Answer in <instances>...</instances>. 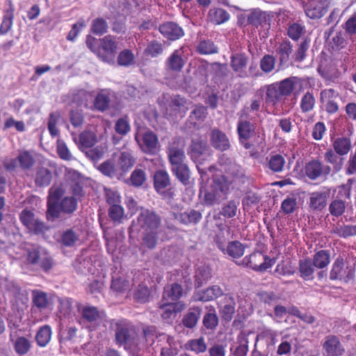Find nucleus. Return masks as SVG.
Returning <instances> with one entry per match:
<instances>
[{
	"label": "nucleus",
	"instance_id": "f257e3e1",
	"mask_svg": "<svg viewBox=\"0 0 356 356\" xmlns=\"http://www.w3.org/2000/svg\"><path fill=\"white\" fill-rule=\"evenodd\" d=\"M138 226L143 232L141 247L154 250L159 242V234L162 226V218L153 210L142 209L136 220H133L131 227Z\"/></svg>",
	"mask_w": 356,
	"mask_h": 356
},
{
	"label": "nucleus",
	"instance_id": "f03ea898",
	"mask_svg": "<svg viewBox=\"0 0 356 356\" xmlns=\"http://www.w3.org/2000/svg\"><path fill=\"white\" fill-rule=\"evenodd\" d=\"M87 47L94 53L102 61L113 64L118 49V44L114 36L107 35L98 40L88 35L86 39Z\"/></svg>",
	"mask_w": 356,
	"mask_h": 356
},
{
	"label": "nucleus",
	"instance_id": "7ed1b4c3",
	"mask_svg": "<svg viewBox=\"0 0 356 356\" xmlns=\"http://www.w3.org/2000/svg\"><path fill=\"white\" fill-rule=\"evenodd\" d=\"M2 163L8 172H15L17 169L31 171L36 163V155L32 150L19 149L15 158H6Z\"/></svg>",
	"mask_w": 356,
	"mask_h": 356
},
{
	"label": "nucleus",
	"instance_id": "20e7f679",
	"mask_svg": "<svg viewBox=\"0 0 356 356\" xmlns=\"http://www.w3.org/2000/svg\"><path fill=\"white\" fill-rule=\"evenodd\" d=\"M27 264L38 266L44 273H49L55 262L47 250L40 245H31L26 249Z\"/></svg>",
	"mask_w": 356,
	"mask_h": 356
},
{
	"label": "nucleus",
	"instance_id": "39448f33",
	"mask_svg": "<svg viewBox=\"0 0 356 356\" xmlns=\"http://www.w3.org/2000/svg\"><path fill=\"white\" fill-rule=\"evenodd\" d=\"M355 271V265L350 264L343 257L339 256L332 264L329 278L332 281L339 280L348 284L354 282Z\"/></svg>",
	"mask_w": 356,
	"mask_h": 356
},
{
	"label": "nucleus",
	"instance_id": "423d86ee",
	"mask_svg": "<svg viewBox=\"0 0 356 356\" xmlns=\"http://www.w3.org/2000/svg\"><path fill=\"white\" fill-rule=\"evenodd\" d=\"M19 219L30 234H43L49 229L44 222L37 218L32 211L27 209L20 212Z\"/></svg>",
	"mask_w": 356,
	"mask_h": 356
},
{
	"label": "nucleus",
	"instance_id": "0eeeda50",
	"mask_svg": "<svg viewBox=\"0 0 356 356\" xmlns=\"http://www.w3.org/2000/svg\"><path fill=\"white\" fill-rule=\"evenodd\" d=\"M303 171L310 181L326 180L332 173V168L320 159L313 158L305 163Z\"/></svg>",
	"mask_w": 356,
	"mask_h": 356
},
{
	"label": "nucleus",
	"instance_id": "6e6552de",
	"mask_svg": "<svg viewBox=\"0 0 356 356\" xmlns=\"http://www.w3.org/2000/svg\"><path fill=\"white\" fill-rule=\"evenodd\" d=\"M275 260L264 255L260 251H255L245 257L241 264L243 266L252 269L254 271L264 272L271 268Z\"/></svg>",
	"mask_w": 356,
	"mask_h": 356
},
{
	"label": "nucleus",
	"instance_id": "1a4fd4ad",
	"mask_svg": "<svg viewBox=\"0 0 356 356\" xmlns=\"http://www.w3.org/2000/svg\"><path fill=\"white\" fill-rule=\"evenodd\" d=\"M135 140L142 151L147 154L154 155L159 149L158 137L151 130H147L143 133L138 130L135 134Z\"/></svg>",
	"mask_w": 356,
	"mask_h": 356
},
{
	"label": "nucleus",
	"instance_id": "9d476101",
	"mask_svg": "<svg viewBox=\"0 0 356 356\" xmlns=\"http://www.w3.org/2000/svg\"><path fill=\"white\" fill-rule=\"evenodd\" d=\"M65 194V189L62 186H53L49 190L47 202L46 218L48 221H54L58 219V203Z\"/></svg>",
	"mask_w": 356,
	"mask_h": 356
},
{
	"label": "nucleus",
	"instance_id": "9b49d317",
	"mask_svg": "<svg viewBox=\"0 0 356 356\" xmlns=\"http://www.w3.org/2000/svg\"><path fill=\"white\" fill-rule=\"evenodd\" d=\"M331 0H310L305 7L307 17L312 19L321 18L327 12Z\"/></svg>",
	"mask_w": 356,
	"mask_h": 356
},
{
	"label": "nucleus",
	"instance_id": "f8f14e48",
	"mask_svg": "<svg viewBox=\"0 0 356 356\" xmlns=\"http://www.w3.org/2000/svg\"><path fill=\"white\" fill-rule=\"evenodd\" d=\"M236 131L241 145L245 149H250L252 147V144L248 140L254 134L255 127L254 124L247 120L239 119Z\"/></svg>",
	"mask_w": 356,
	"mask_h": 356
},
{
	"label": "nucleus",
	"instance_id": "ddd939ff",
	"mask_svg": "<svg viewBox=\"0 0 356 356\" xmlns=\"http://www.w3.org/2000/svg\"><path fill=\"white\" fill-rule=\"evenodd\" d=\"M339 97V93L333 88H326L321 90L320 93V102L324 106L325 111L332 115L337 113L339 110V106L337 99Z\"/></svg>",
	"mask_w": 356,
	"mask_h": 356
},
{
	"label": "nucleus",
	"instance_id": "4468645a",
	"mask_svg": "<svg viewBox=\"0 0 356 356\" xmlns=\"http://www.w3.org/2000/svg\"><path fill=\"white\" fill-rule=\"evenodd\" d=\"M322 347L327 356H342L345 353L344 347L339 338L334 334L325 337Z\"/></svg>",
	"mask_w": 356,
	"mask_h": 356
},
{
	"label": "nucleus",
	"instance_id": "2eb2a0df",
	"mask_svg": "<svg viewBox=\"0 0 356 356\" xmlns=\"http://www.w3.org/2000/svg\"><path fill=\"white\" fill-rule=\"evenodd\" d=\"M330 195V189L323 188L322 190L312 192L309 195V207L317 211H321L327 205Z\"/></svg>",
	"mask_w": 356,
	"mask_h": 356
},
{
	"label": "nucleus",
	"instance_id": "dca6fc26",
	"mask_svg": "<svg viewBox=\"0 0 356 356\" xmlns=\"http://www.w3.org/2000/svg\"><path fill=\"white\" fill-rule=\"evenodd\" d=\"M134 326L126 320H120L115 323V341L119 345L128 342L131 334L134 332Z\"/></svg>",
	"mask_w": 356,
	"mask_h": 356
},
{
	"label": "nucleus",
	"instance_id": "f3484780",
	"mask_svg": "<svg viewBox=\"0 0 356 356\" xmlns=\"http://www.w3.org/2000/svg\"><path fill=\"white\" fill-rule=\"evenodd\" d=\"M161 34L169 40H177L184 35L183 29L173 22H166L159 27Z\"/></svg>",
	"mask_w": 356,
	"mask_h": 356
},
{
	"label": "nucleus",
	"instance_id": "a211bd4d",
	"mask_svg": "<svg viewBox=\"0 0 356 356\" xmlns=\"http://www.w3.org/2000/svg\"><path fill=\"white\" fill-rule=\"evenodd\" d=\"M248 63V57L245 53L233 54L230 57V66L232 70L241 78L247 76Z\"/></svg>",
	"mask_w": 356,
	"mask_h": 356
},
{
	"label": "nucleus",
	"instance_id": "6ab92c4d",
	"mask_svg": "<svg viewBox=\"0 0 356 356\" xmlns=\"http://www.w3.org/2000/svg\"><path fill=\"white\" fill-rule=\"evenodd\" d=\"M278 331L271 328L264 327L257 334L256 337V343L261 341L266 347L267 353L275 349V346L277 342Z\"/></svg>",
	"mask_w": 356,
	"mask_h": 356
},
{
	"label": "nucleus",
	"instance_id": "aec40b11",
	"mask_svg": "<svg viewBox=\"0 0 356 356\" xmlns=\"http://www.w3.org/2000/svg\"><path fill=\"white\" fill-rule=\"evenodd\" d=\"M163 312L161 316L167 323H171L177 316V314L184 310L185 305L181 302L159 303V306Z\"/></svg>",
	"mask_w": 356,
	"mask_h": 356
},
{
	"label": "nucleus",
	"instance_id": "412c9836",
	"mask_svg": "<svg viewBox=\"0 0 356 356\" xmlns=\"http://www.w3.org/2000/svg\"><path fill=\"white\" fill-rule=\"evenodd\" d=\"M153 185L157 193L165 195L166 189L170 186V177L165 170H158L153 176Z\"/></svg>",
	"mask_w": 356,
	"mask_h": 356
},
{
	"label": "nucleus",
	"instance_id": "4be33fe9",
	"mask_svg": "<svg viewBox=\"0 0 356 356\" xmlns=\"http://www.w3.org/2000/svg\"><path fill=\"white\" fill-rule=\"evenodd\" d=\"M236 302L234 298L226 294L219 303L220 314L225 321H230L235 314Z\"/></svg>",
	"mask_w": 356,
	"mask_h": 356
},
{
	"label": "nucleus",
	"instance_id": "5701e85b",
	"mask_svg": "<svg viewBox=\"0 0 356 356\" xmlns=\"http://www.w3.org/2000/svg\"><path fill=\"white\" fill-rule=\"evenodd\" d=\"M211 145L218 150L224 152L230 148V143L227 135L218 129H214L210 134Z\"/></svg>",
	"mask_w": 356,
	"mask_h": 356
},
{
	"label": "nucleus",
	"instance_id": "b1692460",
	"mask_svg": "<svg viewBox=\"0 0 356 356\" xmlns=\"http://www.w3.org/2000/svg\"><path fill=\"white\" fill-rule=\"evenodd\" d=\"M323 159L325 165H328L332 168V172L337 173L340 172L343 166L344 159L343 156L336 153L332 148H328L323 154Z\"/></svg>",
	"mask_w": 356,
	"mask_h": 356
},
{
	"label": "nucleus",
	"instance_id": "393cba45",
	"mask_svg": "<svg viewBox=\"0 0 356 356\" xmlns=\"http://www.w3.org/2000/svg\"><path fill=\"white\" fill-rule=\"evenodd\" d=\"M34 183L37 187L48 186L52 180L51 171L42 165H38L35 170Z\"/></svg>",
	"mask_w": 356,
	"mask_h": 356
},
{
	"label": "nucleus",
	"instance_id": "a878e982",
	"mask_svg": "<svg viewBox=\"0 0 356 356\" xmlns=\"http://www.w3.org/2000/svg\"><path fill=\"white\" fill-rule=\"evenodd\" d=\"M248 343V335L244 332H241L231 348L233 356H246L249 350Z\"/></svg>",
	"mask_w": 356,
	"mask_h": 356
},
{
	"label": "nucleus",
	"instance_id": "bb28decb",
	"mask_svg": "<svg viewBox=\"0 0 356 356\" xmlns=\"http://www.w3.org/2000/svg\"><path fill=\"white\" fill-rule=\"evenodd\" d=\"M81 314L87 322L97 324L102 321L104 312L95 306H84L81 308Z\"/></svg>",
	"mask_w": 356,
	"mask_h": 356
},
{
	"label": "nucleus",
	"instance_id": "cd10ccee",
	"mask_svg": "<svg viewBox=\"0 0 356 356\" xmlns=\"http://www.w3.org/2000/svg\"><path fill=\"white\" fill-rule=\"evenodd\" d=\"M318 72L324 80L332 81L339 79L342 75L337 65L333 63H330L325 66L319 67Z\"/></svg>",
	"mask_w": 356,
	"mask_h": 356
},
{
	"label": "nucleus",
	"instance_id": "c85d7f7f",
	"mask_svg": "<svg viewBox=\"0 0 356 356\" xmlns=\"http://www.w3.org/2000/svg\"><path fill=\"white\" fill-rule=\"evenodd\" d=\"M170 168L186 163V157L183 148L172 146L167 151Z\"/></svg>",
	"mask_w": 356,
	"mask_h": 356
},
{
	"label": "nucleus",
	"instance_id": "c756f323",
	"mask_svg": "<svg viewBox=\"0 0 356 356\" xmlns=\"http://www.w3.org/2000/svg\"><path fill=\"white\" fill-rule=\"evenodd\" d=\"M266 161V167L273 173L282 172L286 164L284 157L280 154H271Z\"/></svg>",
	"mask_w": 356,
	"mask_h": 356
},
{
	"label": "nucleus",
	"instance_id": "7c9ffc66",
	"mask_svg": "<svg viewBox=\"0 0 356 356\" xmlns=\"http://www.w3.org/2000/svg\"><path fill=\"white\" fill-rule=\"evenodd\" d=\"M201 313V307H191L187 313L183 316L181 323L186 328L192 329L195 327L200 318Z\"/></svg>",
	"mask_w": 356,
	"mask_h": 356
},
{
	"label": "nucleus",
	"instance_id": "2f4dec72",
	"mask_svg": "<svg viewBox=\"0 0 356 356\" xmlns=\"http://www.w3.org/2000/svg\"><path fill=\"white\" fill-rule=\"evenodd\" d=\"M222 296H223L222 289L218 285H213L200 292L197 295L196 300L202 302H209Z\"/></svg>",
	"mask_w": 356,
	"mask_h": 356
},
{
	"label": "nucleus",
	"instance_id": "473e14b6",
	"mask_svg": "<svg viewBox=\"0 0 356 356\" xmlns=\"http://www.w3.org/2000/svg\"><path fill=\"white\" fill-rule=\"evenodd\" d=\"M58 218L60 217V213L71 214L77 209V200L74 197H65L58 203Z\"/></svg>",
	"mask_w": 356,
	"mask_h": 356
},
{
	"label": "nucleus",
	"instance_id": "72a5a7b5",
	"mask_svg": "<svg viewBox=\"0 0 356 356\" xmlns=\"http://www.w3.org/2000/svg\"><path fill=\"white\" fill-rule=\"evenodd\" d=\"M207 312L204 314L202 319V324L205 329L214 330L218 325L219 319L216 313V308L212 306L206 307Z\"/></svg>",
	"mask_w": 356,
	"mask_h": 356
},
{
	"label": "nucleus",
	"instance_id": "f704fd0d",
	"mask_svg": "<svg viewBox=\"0 0 356 356\" xmlns=\"http://www.w3.org/2000/svg\"><path fill=\"white\" fill-rule=\"evenodd\" d=\"M174 176L184 186L189 184L191 178V170L187 163H184L172 168H170Z\"/></svg>",
	"mask_w": 356,
	"mask_h": 356
},
{
	"label": "nucleus",
	"instance_id": "c9c22d12",
	"mask_svg": "<svg viewBox=\"0 0 356 356\" xmlns=\"http://www.w3.org/2000/svg\"><path fill=\"white\" fill-rule=\"evenodd\" d=\"M166 66L172 72H180L184 65L185 61L178 49L175 50L166 60Z\"/></svg>",
	"mask_w": 356,
	"mask_h": 356
},
{
	"label": "nucleus",
	"instance_id": "e433bc0d",
	"mask_svg": "<svg viewBox=\"0 0 356 356\" xmlns=\"http://www.w3.org/2000/svg\"><path fill=\"white\" fill-rule=\"evenodd\" d=\"M314 268L315 266L309 257H307L299 261L298 270L300 277L305 280H313Z\"/></svg>",
	"mask_w": 356,
	"mask_h": 356
},
{
	"label": "nucleus",
	"instance_id": "4c0bfd02",
	"mask_svg": "<svg viewBox=\"0 0 356 356\" xmlns=\"http://www.w3.org/2000/svg\"><path fill=\"white\" fill-rule=\"evenodd\" d=\"M293 52V45L289 40L282 41L278 46L276 53L280 64L283 65L289 61L290 56Z\"/></svg>",
	"mask_w": 356,
	"mask_h": 356
},
{
	"label": "nucleus",
	"instance_id": "58836bf2",
	"mask_svg": "<svg viewBox=\"0 0 356 356\" xmlns=\"http://www.w3.org/2000/svg\"><path fill=\"white\" fill-rule=\"evenodd\" d=\"M110 103L111 97L109 92L106 90H102L96 95L93 106L97 111L104 112L109 108Z\"/></svg>",
	"mask_w": 356,
	"mask_h": 356
},
{
	"label": "nucleus",
	"instance_id": "ea45409f",
	"mask_svg": "<svg viewBox=\"0 0 356 356\" xmlns=\"http://www.w3.org/2000/svg\"><path fill=\"white\" fill-rule=\"evenodd\" d=\"M351 148V140L347 137L337 138L332 143V149L341 156L348 154Z\"/></svg>",
	"mask_w": 356,
	"mask_h": 356
},
{
	"label": "nucleus",
	"instance_id": "a19ab883",
	"mask_svg": "<svg viewBox=\"0 0 356 356\" xmlns=\"http://www.w3.org/2000/svg\"><path fill=\"white\" fill-rule=\"evenodd\" d=\"M176 218L184 225L197 224L202 219V214L200 212L191 209L188 211L181 213L176 216Z\"/></svg>",
	"mask_w": 356,
	"mask_h": 356
},
{
	"label": "nucleus",
	"instance_id": "79ce46f5",
	"mask_svg": "<svg viewBox=\"0 0 356 356\" xmlns=\"http://www.w3.org/2000/svg\"><path fill=\"white\" fill-rule=\"evenodd\" d=\"M52 330L49 325L41 326L36 332L35 341L38 346L45 347L51 341Z\"/></svg>",
	"mask_w": 356,
	"mask_h": 356
},
{
	"label": "nucleus",
	"instance_id": "37998d69",
	"mask_svg": "<svg viewBox=\"0 0 356 356\" xmlns=\"http://www.w3.org/2000/svg\"><path fill=\"white\" fill-rule=\"evenodd\" d=\"M212 186L222 193L223 195H227L229 191V187L232 183L226 178L222 174H216L213 176Z\"/></svg>",
	"mask_w": 356,
	"mask_h": 356
},
{
	"label": "nucleus",
	"instance_id": "c03bdc74",
	"mask_svg": "<svg viewBox=\"0 0 356 356\" xmlns=\"http://www.w3.org/2000/svg\"><path fill=\"white\" fill-rule=\"evenodd\" d=\"M315 268L323 269L326 268L330 262V253L327 250H321L317 251L313 256L312 260Z\"/></svg>",
	"mask_w": 356,
	"mask_h": 356
},
{
	"label": "nucleus",
	"instance_id": "a18cd8bd",
	"mask_svg": "<svg viewBox=\"0 0 356 356\" xmlns=\"http://www.w3.org/2000/svg\"><path fill=\"white\" fill-rule=\"evenodd\" d=\"M14 8L12 4L5 10L2 22L0 25V35L7 34L12 29L14 19Z\"/></svg>",
	"mask_w": 356,
	"mask_h": 356
},
{
	"label": "nucleus",
	"instance_id": "49530a36",
	"mask_svg": "<svg viewBox=\"0 0 356 356\" xmlns=\"http://www.w3.org/2000/svg\"><path fill=\"white\" fill-rule=\"evenodd\" d=\"M32 343L30 339L25 337H18L13 343L15 353L19 356L26 355L31 349Z\"/></svg>",
	"mask_w": 356,
	"mask_h": 356
},
{
	"label": "nucleus",
	"instance_id": "de8ad7c7",
	"mask_svg": "<svg viewBox=\"0 0 356 356\" xmlns=\"http://www.w3.org/2000/svg\"><path fill=\"white\" fill-rule=\"evenodd\" d=\"M158 336L159 333L156 326L144 325L143 327V332L140 336V338L143 341L146 346L153 345Z\"/></svg>",
	"mask_w": 356,
	"mask_h": 356
},
{
	"label": "nucleus",
	"instance_id": "09e8293b",
	"mask_svg": "<svg viewBox=\"0 0 356 356\" xmlns=\"http://www.w3.org/2000/svg\"><path fill=\"white\" fill-rule=\"evenodd\" d=\"M300 80L296 76L286 78L277 83L280 88V92L283 97L289 96L295 89V86Z\"/></svg>",
	"mask_w": 356,
	"mask_h": 356
},
{
	"label": "nucleus",
	"instance_id": "8fccbe9b",
	"mask_svg": "<svg viewBox=\"0 0 356 356\" xmlns=\"http://www.w3.org/2000/svg\"><path fill=\"white\" fill-rule=\"evenodd\" d=\"M330 232L340 238L356 236V225H343L334 227Z\"/></svg>",
	"mask_w": 356,
	"mask_h": 356
},
{
	"label": "nucleus",
	"instance_id": "3c124183",
	"mask_svg": "<svg viewBox=\"0 0 356 356\" xmlns=\"http://www.w3.org/2000/svg\"><path fill=\"white\" fill-rule=\"evenodd\" d=\"M186 104V99L179 95H175L171 99L170 107L172 110L179 113L180 117L184 116L187 112L188 108Z\"/></svg>",
	"mask_w": 356,
	"mask_h": 356
},
{
	"label": "nucleus",
	"instance_id": "603ef678",
	"mask_svg": "<svg viewBox=\"0 0 356 356\" xmlns=\"http://www.w3.org/2000/svg\"><path fill=\"white\" fill-rule=\"evenodd\" d=\"M227 179H229L232 184L238 179L244 177L241 172L240 168L233 163H230L224 167V173L222 174Z\"/></svg>",
	"mask_w": 356,
	"mask_h": 356
},
{
	"label": "nucleus",
	"instance_id": "864d4df0",
	"mask_svg": "<svg viewBox=\"0 0 356 356\" xmlns=\"http://www.w3.org/2000/svg\"><path fill=\"white\" fill-rule=\"evenodd\" d=\"M163 44L158 40H153L147 43L144 54L151 58H156L163 54Z\"/></svg>",
	"mask_w": 356,
	"mask_h": 356
},
{
	"label": "nucleus",
	"instance_id": "5fc2aeb1",
	"mask_svg": "<svg viewBox=\"0 0 356 356\" xmlns=\"http://www.w3.org/2000/svg\"><path fill=\"white\" fill-rule=\"evenodd\" d=\"M268 21V19L266 13L260 10L252 12L247 17L248 23L256 27L267 24Z\"/></svg>",
	"mask_w": 356,
	"mask_h": 356
},
{
	"label": "nucleus",
	"instance_id": "6e6d98bb",
	"mask_svg": "<svg viewBox=\"0 0 356 356\" xmlns=\"http://www.w3.org/2000/svg\"><path fill=\"white\" fill-rule=\"evenodd\" d=\"M79 239V234L73 229H67L61 234L60 243L65 247H73Z\"/></svg>",
	"mask_w": 356,
	"mask_h": 356
},
{
	"label": "nucleus",
	"instance_id": "4d7b16f0",
	"mask_svg": "<svg viewBox=\"0 0 356 356\" xmlns=\"http://www.w3.org/2000/svg\"><path fill=\"white\" fill-rule=\"evenodd\" d=\"M280 88L277 83H275L267 86L266 100L273 104H277L282 99L283 95L280 92Z\"/></svg>",
	"mask_w": 356,
	"mask_h": 356
},
{
	"label": "nucleus",
	"instance_id": "13d9d810",
	"mask_svg": "<svg viewBox=\"0 0 356 356\" xmlns=\"http://www.w3.org/2000/svg\"><path fill=\"white\" fill-rule=\"evenodd\" d=\"M97 142L96 135L88 131H84L79 134V145L83 148H90L95 145Z\"/></svg>",
	"mask_w": 356,
	"mask_h": 356
},
{
	"label": "nucleus",
	"instance_id": "bf43d9fd",
	"mask_svg": "<svg viewBox=\"0 0 356 356\" xmlns=\"http://www.w3.org/2000/svg\"><path fill=\"white\" fill-rule=\"evenodd\" d=\"M245 252V246L238 241H231L226 249L227 254L232 258L241 257Z\"/></svg>",
	"mask_w": 356,
	"mask_h": 356
},
{
	"label": "nucleus",
	"instance_id": "052dcab7",
	"mask_svg": "<svg viewBox=\"0 0 356 356\" xmlns=\"http://www.w3.org/2000/svg\"><path fill=\"white\" fill-rule=\"evenodd\" d=\"M32 300L34 306L40 310L45 309L49 304L47 293L39 290H35L33 291Z\"/></svg>",
	"mask_w": 356,
	"mask_h": 356
},
{
	"label": "nucleus",
	"instance_id": "680f3d73",
	"mask_svg": "<svg viewBox=\"0 0 356 356\" xmlns=\"http://www.w3.org/2000/svg\"><path fill=\"white\" fill-rule=\"evenodd\" d=\"M207 149V143L202 140H193L190 147L191 156L192 159H198Z\"/></svg>",
	"mask_w": 356,
	"mask_h": 356
},
{
	"label": "nucleus",
	"instance_id": "e2e57ef3",
	"mask_svg": "<svg viewBox=\"0 0 356 356\" xmlns=\"http://www.w3.org/2000/svg\"><path fill=\"white\" fill-rule=\"evenodd\" d=\"M108 23L103 17L94 19L91 24V32L97 35H103L108 31Z\"/></svg>",
	"mask_w": 356,
	"mask_h": 356
},
{
	"label": "nucleus",
	"instance_id": "0e129e2a",
	"mask_svg": "<svg viewBox=\"0 0 356 356\" xmlns=\"http://www.w3.org/2000/svg\"><path fill=\"white\" fill-rule=\"evenodd\" d=\"M185 347L187 350L193 351L196 354L204 353L207 350V344L203 337L189 340Z\"/></svg>",
	"mask_w": 356,
	"mask_h": 356
},
{
	"label": "nucleus",
	"instance_id": "69168bd1",
	"mask_svg": "<svg viewBox=\"0 0 356 356\" xmlns=\"http://www.w3.org/2000/svg\"><path fill=\"white\" fill-rule=\"evenodd\" d=\"M197 51L202 55H209L218 53V48L213 42L209 40H202L198 44Z\"/></svg>",
	"mask_w": 356,
	"mask_h": 356
},
{
	"label": "nucleus",
	"instance_id": "338daca9",
	"mask_svg": "<svg viewBox=\"0 0 356 356\" xmlns=\"http://www.w3.org/2000/svg\"><path fill=\"white\" fill-rule=\"evenodd\" d=\"M135 56L133 51L129 49L121 51L117 58L118 64L120 66L128 67L134 64Z\"/></svg>",
	"mask_w": 356,
	"mask_h": 356
},
{
	"label": "nucleus",
	"instance_id": "774afa93",
	"mask_svg": "<svg viewBox=\"0 0 356 356\" xmlns=\"http://www.w3.org/2000/svg\"><path fill=\"white\" fill-rule=\"evenodd\" d=\"M211 20L216 24H221L229 19V14L222 8H215L209 11Z\"/></svg>",
	"mask_w": 356,
	"mask_h": 356
}]
</instances>
